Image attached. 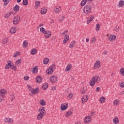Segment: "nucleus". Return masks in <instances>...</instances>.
<instances>
[{
  "label": "nucleus",
  "instance_id": "nucleus-1",
  "mask_svg": "<svg viewBox=\"0 0 124 124\" xmlns=\"http://www.w3.org/2000/svg\"><path fill=\"white\" fill-rule=\"evenodd\" d=\"M100 82V77L97 76H94L92 79H91L89 85L90 87H94L95 84H98Z\"/></svg>",
  "mask_w": 124,
  "mask_h": 124
},
{
  "label": "nucleus",
  "instance_id": "nucleus-2",
  "mask_svg": "<svg viewBox=\"0 0 124 124\" xmlns=\"http://www.w3.org/2000/svg\"><path fill=\"white\" fill-rule=\"evenodd\" d=\"M84 14H90L92 12V7L89 5H86L83 9Z\"/></svg>",
  "mask_w": 124,
  "mask_h": 124
},
{
  "label": "nucleus",
  "instance_id": "nucleus-3",
  "mask_svg": "<svg viewBox=\"0 0 124 124\" xmlns=\"http://www.w3.org/2000/svg\"><path fill=\"white\" fill-rule=\"evenodd\" d=\"M27 87L29 89V91L31 92V93L32 94H36V93H38V92L39 91V89L38 88H35L34 89L30 85H27Z\"/></svg>",
  "mask_w": 124,
  "mask_h": 124
},
{
  "label": "nucleus",
  "instance_id": "nucleus-4",
  "mask_svg": "<svg viewBox=\"0 0 124 124\" xmlns=\"http://www.w3.org/2000/svg\"><path fill=\"white\" fill-rule=\"evenodd\" d=\"M20 21V16H16L13 19V24L15 26L18 25Z\"/></svg>",
  "mask_w": 124,
  "mask_h": 124
},
{
  "label": "nucleus",
  "instance_id": "nucleus-5",
  "mask_svg": "<svg viewBox=\"0 0 124 124\" xmlns=\"http://www.w3.org/2000/svg\"><path fill=\"white\" fill-rule=\"evenodd\" d=\"M49 81L51 82V83L54 84L56 83L57 81H58V77H57L56 76H52L50 78Z\"/></svg>",
  "mask_w": 124,
  "mask_h": 124
},
{
  "label": "nucleus",
  "instance_id": "nucleus-6",
  "mask_svg": "<svg viewBox=\"0 0 124 124\" xmlns=\"http://www.w3.org/2000/svg\"><path fill=\"white\" fill-rule=\"evenodd\" d=\"M100 67V61L97 60L94 64V69H98Z\"/></svg>",
  "mask_w": 124,
  "mask_h": 124
},
{
  "label": "nucleus",
  "instance_id": "nucleus-7",
  "mask_svg": "<svg viewBox=\"0 0 124 124\" xmlns=\"http://www.w3.org/2000/svg\"><path fill=\"white\" fill-rule=\"evenodd\" d=\"M7 91L6 89H2L0 90V96H4L6 94Z\"/></svg>",
  "mask_w": 124,
  "mask_h": 124
},
{
  "label": "nucleus",
  "instance_id": "nucleus-8",
  "mask_svg": "<svg viewBox=\"0 0 124 124\" xmlns=\"http://www.w3.org/2000/svg\"><path fill=\"white\" fill-rule=\"evenodd\" d=\"M67 107H68V104H62L61 106V110H62V111L66 110Z\"/></svg>",
  "mask_w": 124,
  "mask_h": 124
},
{
  "label": "nucleus",
  "instance_id": "nucleus-9",
  "mask_svg": "<svg viewBox=\"0 0 124 124\" xmlns=\"http://www.w3.org/2000/svg\"><path fill=\"white\" fill-rule=\"evenodd\" d=\"M39 112L41 113V114H42L43 115H46V111H45V108L44 107H42L39 109Z\"/></svg>",
  "mask_w": 124,
  "mask_h": 124
},
{
  "label": "nucleus",
  "instance_id": "nucleus-10",
  "mask_svg": "<svg viewBox=\"0 0 124 124\" xmlns=\"http://www.w3.org/2000/svg\"><path fill=\"white\" fill-rule=\"evenodd\" d=\"M68 40H69V35L66 34L64 36V39L63 41V43L65 45L66 43L68 42Z\"/></svg>",
  "mask_w": 124,
  "mask_h": 124
},
{
  "label": "nucleus",
  "instance_id": "nucleus-11",
  "mask_svg": "<svg viewBox=\"0 0 124 124\" xmlns=\"http://www.w3.org/2000/svg\"><path fill=\"white\" fill-rule=\"evenodd\" d=\"M72 68V65L70 63H68L66 69L65 70V72H68L70 70H71V69Z\"/></svg>",
  "mask_w": 124,
  "mask_h": 124
},
{
  "label": "nucleus",
  "instance_id": "nucleus-12",
  "mask_svg": "<svg viewBox=\"0 0 124 124\" xmlns=\"http://www.w3.org/2000/svg\"><path fill=\"white\" fill-rule=\"evenodd\" d=\"M12 62H11V61L9 60L7 62V63L6 64V66H5V69H9V68H10L11 67V65H12L11 64Z\"/></svg>",
  "mask_w": 124,
  "mask_h": 124
},
{
  "label": "nucleus",
  "instance_id": "nucleus-13",
  "mask_svg": "<svg viewBox=\"0 0 124 124\" xmlns=\"http://www.w3.org/2000/svg\"><path fill=\"white\" fill-rule=\"evenodd\" d=\"M45 34V37H46V38H49V37H50V36H51V31H46L44 32Z\"/></svg>",
  "mask_w": 124,
  "mask_h": 124
},
{
  "label": "nucleus",
  "instance_id": "nucleus-14",
  "mask_svg": "<svg viewBox=\"0 0 124 124\" xmlns=\"http://www.w3.org/2000/svg\"><path fill=\"white\" fill-rule=\"evenodd\" d=\"M88 99H89V97L87 95H84L81 98V100L82 101V103L84 102H86L88 101Z\"/></svg>",
  "mask_w": 124,
  "mask_h": 124
},
{
  "label": "nucleus",
  "instance_id": "nucleus-15",
  "mask_svg": "<svg viewBox=\"0 0 124 124\" xmlns=\"http://www.w3.org/2000/svg\"><path fill=\"white\" fill-rule=\"evenodd\" d=\"M23 47L26 49V48H28V46H29V43H28V41L26 40L23 41L22 44Z\"/></svg>",
  "mask_w": 124,
  "mask_h": 124
},
{
  "label": "nucleus",
  "instance_id": "nucleus-16",
  "mask_svg": "<svg viewBox=\"0 0 124 124\" xmlns=\"http://www.w3.org/2000/svg\"><path fill=\"white\" fill-rule=\"evenodd\" d=\"M117 36L114 35H110L108 37L109 41H113V40H115L116 39Z\"/></svg>",
  "mask_w": 124,
  "mask_h": 124
},
{
  "label": "nucleus",
  "instance_id": "nucleus-17",
  "mask_svg": "<svg viewBox=\"0 0 124 124\" xmlns=\"http://www.w3.org/2000/svg\"><path fill=\"white\" fill-rule=\"evenodd\" d=\"M46 13H47V8L44 7L41 10V14L44 15Z\"/></svg>",
  "mask_w": 124,
  "mask_h": 124
},
{
  "label": "nucleus",
  "instance_id": "nucleus-18",
  "mask_svg": "<svg viewBox=\"0 0 124 124\" xmlns=\"http://www.w3.org/2000/svg\"><path fill=\"white\" fill-rule=\"evenodd\" d=\"M43 116H44V114H42V113H39L37 116V120H38V121L41 120V119L43 118Z\"/></svg>",
  "mask_w": 124,
  "mask_h": 124
},
{
  "label": "nucleus",
  "instance_id": "nucleus-19",
  "mask_svg": "<svg viewBox=\"0 0 124 124\" xmlns=\"http://www.w3.org/2000/svg\"><path fill=\"white\" fill-rule=\"evenodd\" d=\"M53 72H54V70L51 69V68H48L46 70L47 74L51 75V74H52V73H53Z\"/></svg>",
  "mask_w": 124,
  "mask_h": 124
},
{
  "label": "nucleus",
  "instance_id": "nucleus-20",
  "mask_svg": "<svg viewBox=\"0 0 124 124\" xmlns=\"http://www.w3.org/2000/svg\"><path fill=\"white\" fill-rule=\"evenodd\" d=\"M38 67L37 66H34L32 68V73H34V74L37 73L38 70Z\"/></svg>",
  "mask_w": 124,
  "mask_h": 124
},
{
  "label": "nucleus",
  "instance_id": "nucleus-21",
  "mask_svg": "<svg viewBox=\"0 0 124 124\" xmlns=\"http://www.w3.org/2000/svg\"><path fill=\"white\" fill-rule=\"evenodd\" d=\"M39 102H40V104L42 106H45V105H46V102H45V100H44V99L40 100Z\"/></svg>",
  "mask_w": 124,
  "mask_h": 124
},
{
  "label": "nucleus",
  "instance_id": "nucleus-22",
  "mask_svg": "<svg viewBox=\"0 0 124 124\" xmlns=\"http://www.w3.org/2000/svg\"><path fill=\"white\" fill-rule=\"evenodd\" d=\"M40 1L37 0L35 2V8L36 9L37 8H38V6H40Z\"/></svg>",
  "mask_w": 124,
  "mask_h": 124
},
{
  "label": "nucleus",
  "instance_id": "nucleus-23",
  "mask_svg": "<svg viewBox=\"0 0 124 124\" xmlns=\"http://www.w3.org/2000/svg\"><path fill=\"white\" fill-rule=\"evenodd\" d=\"M48 83H43L42 88L43 90H47L48 89Z\"/></svg>",
  "mask_w": 124,
  "mask_h": 124
},
{
  "label": "nucleus",
  "instance_id": "nucleus-24",
  "mask_svg": "<svg viewBox=\"0 0 124 124\" xmlns=\"http://www.w3.org/2000/svg\"><path fill=\"white\" fill-rule=\"evenodd\" d=\"M36 81L37 83H40V82L42 81V78H41L40 76L37 77L36 78Z\"/></svg>",
  "mask_w": 124,
  "mask_h": 124
},
{
  "label": "nucleus",
  "instance_id": "nucleus-25",
  "mask_svg": "<svg viewBox=\"0 0 124 124\" xmlns=\"http://www.w3.org/2000/svg\"><path fill=\"white\" fill-rule=\"evenodd\" d=\"M10 68H11L12 70H14V71H17V67L14 64H12Z\"/></svg>",
  "mask_w": 124,
  "mask_h": 124
},
{
  "label": "nucleus",
  "instance_id": "nucleus-26",
  "mask_svg": "<svg viewBox=\"0 0 124 124\" xmlns=\"http://www.w3.org/2000/svg\"><path fill=\"white\" fill-rule=\"evenodd\" d=\"M85 123H90V122H91V116H86L85 118Z\"/></svg>",
  "mask_w": 124,
  "mask_h": 124
},
{
  "label": "nucleus",
  "instance_id": "nucleus-27",
  "mask_svg": "<svg viewBox=\"0 0 124 124\" xmlns=\"http://www.w3.org/2000/svg\"><path fill=\"white\" fill-rule=\"evenodd\" d=\"M113 104L115 106H118L120 104V101L118 99H116L113 101Z\"/></svg>",
  "mask_w": 124,
  "mask_h": 124
},
{
  "label": "nucleus",
  "instance_id": "nucleus-28",
  "mask_svg": "<svg viewBox=\"0 0 124 124\" xmlns=\"http://www.w3.org/2000/svg\"><path fill=\"white\" fill-rule=\"evenodd\" d=\"M5 121V123H13V120L12 118H6Z\"/></svg>",
  "mask_w": 124,
  "mask_h": 124
},
{
  "label": "nucleus",
  "instance_id": "nucleus-29",
  "mask_svg": "<svg viewBox=\"0 0 124 124\" xmlns=\"http://www.w3.org/2000/svg\"><path fill=\"white\" fill-rule=\"evenodd\" d=\"M10 31L12 34L15 33V32H16V28L12 27L10 30Z\"/></svg>",
  "mask_w": 124,
  "mask_h": 124
},
{
  "label": "nucleus",
  "instance_id": "nucleus-30",
  "mask_svg": "<svg viewBox=\"0 0 124 124\" xmlns=\"http://www.w3.org/2000/svg\"><path fill=\"white\" fill-rule=\"evenodd\" d=\"M49 63V59L48 58H45L43 61L44 64H48Z\"/></svg>",
  "mask_w": 124,
  "mask_h": 124
},
{
  "label": "nucleus",
  "instance_id": "nucleus-31",
  "mask_svg": "<svg viewBox=\"0 0 124 124\" xmlns=\"http://www.w3.org/2000/svg\"><path fill=\"white\" fill-rule=\"evenodd\" d=\"M36 49L35 48H32L31 51V55H35V54L36 53Z\"/></svg>",
  "mask_w": 124,
  "mask_h": 124
},
{
  "label": "nucleus",
  "instance_id": "nucleus-32",
  "mask_svg": "<svg viewBox=\"0 0 124 124\" xmlns=\"http://www.w3.org/2000/svg\"><path fill=\"white\" fill-rule=\"evenodd\" d=\"M124 5V1L123 0H120L119 2V7H123Z\"/></svg>",
  "mask_w": 124,
  "mask_h": 124
},
{
  "label": "nucleus",
  "instance_id": "nucleus-33",
  "mask_svg": "<svg viewBox=\"0 0 124 124\" xmlns=\"http://www.w3.org/2000/svg\"><path fill=\"white\" fill-rule=\"evenodd\" d=\"M76 42L75 41H73L71 42V44L69 45V48H73L75 45Z\"/></svg>",
  "mask_w": 124,
  "mask_h": 124
},
{
  "label": "nucleus",
  "instance_id": "nucleus-34",
  "mask_svg": "<svg viewBox=\"0 0 124 124\" xmlns=\"http://www.w3.org/2000/svg\"><path fill=\"white\" fill-rule=\"evenodd\" d=\"M19 9H20V7L18 5H16L14 7V10L15 11H19Z\"/></svg>",
  "mask_w": 124,
  "mask_h": 124
},
{
  "label": "nucleus",
  "instance_id": "nucleus-35",
  "mask_svg": "<svg viewBox=\"0 0 124 124\" xmlns=\"http://www.w3.org/2000/svg\"><path fill=\"white\" fill-rule=\"evenodd\" d=\"M113 124H118L119 123V119L118 117H115L113 120Z\"/></svg>",
  "mask_w": 124,
  "mask_h": 124
},
{
  "label": "nucleus",
  "instance_id": "nucleus-36",
  "mask_svg": "<svg viewBox=\"0 0 124 124\" xmlns=\"http://www.w3.org/2000/svg\"><path fill=\"white\" fill-rule=\"evenodd\" d=\"M60 10H61V7L60 6L56 7L55 9H54V11L56 12V13L60 12Z\"/></svg>",
  "mask_w": 124,
  "mask_h": 124
},
{
  "label": "nucleus",
  "instance_id": "nucleus-37",
  "mask_svg": "<svg viewBox=\"0 0 124 124\" xmlns=\"http://www.w3.org/2000/svg\"><path fill=\"white\" fill-rule=\"evenodd\" d=\"M12 14H13V13H12V12H11L7 13L5 16V18H9V17L11 16Z\"/></svg>",
  "mask_w": 124,
  "mask_h": 124
},
{
  "label": "nucleus",
  "instance_id": "nucleus-38",
  "mask_svg": "<svg viewBox=\"0 0 124 124\" xmlns=\"http://www.w3.org/2000/svg\"><path fill=\"white\" fill-rule=\"evenodd\" d=\"M100 29V25H99V24L97 23V24H96L95 30L97 31H99Z\"/></svg>",
  "mask_w": 124,
  "mask_h": 124
},
{
  "label": "nucleus",
  "instance_id": "nucleus-39",
  "mask_svg": "<svg viewBox=\"0 0 124 124\" xmlns=\"http://www.w3.org/2000/svg\"><path fill=\"white\" fill-rule=\"evenodd\" d=\"M87 3L86 0H82L81 2L80 5L81 6H84Z\"/></svg>",
  "mask_w": 124,
  "mask_h": 124
},
{
  "label": "nucleus",
  "instance_id": "nucleus-40",
  "mask_svg": "<svg viewBox=\"0 0 124 124\" xmlns=\"http://www.w3.org/2000/svg\"><path fill=\"white\" fill-rule=\"evenodd\" d=\"M99 101L101 103H103L105 101V97H101L100 98Z\"/></svg>",
  "mask_w": 124,
  "mask_h": 124
},
{
  "label": "nucleus",
  "instance_id": "nucleus-41",
  "mask_svg": "<svg viewBox=\"0 0 124 124\" xmlns=\"http://www.w3.org/2000/svg\"><path fill=\"white\" fill-rule=\"evenodd\" d=\"M22 62V59H18L17 60L16 62V65H18V64L21 63Z\"/></svg>",
  "mask_w": 124,
  "mask_h": 124
},
{
  "label": "nucleus",
  "instance_id": "nucleus-42",
  "mask_svg": "<svg viewBox=\"0 0 124 124\" xmlns=\"http://www.w3.org/2000/svg\"><path fill=\"white\" fill-rule=\"evenodd\" d=\"M8 42V39L7 38H4L2 40V43L3 44H5V43H7Z\"/></svg>",
  "mask_w": 124,
  "mask_h": 124
},
{
  "label": "nucleus",
  "instance_id": "nucleus-43",
  "mask_svg": "<svg viewBox=\"0 0 124 124\" xmlns=\"http://www.w3.org/2000/svg\"><path fill=\"white\" fill-rule=\"evenodd\" d=\"M120 74L122 76H124V68H121L120 69Z\"/></svg>",
  "mask_w": 124,
  "mask_h": 124
},
{
  "label": "nucleus",
  "instance_id": "nucleus-44",
  "mask_svg": "<svg viewBox=\"0 0 124 124\" xmlns=\"http://www.w3.org/2000/svg\"><path fill=\"white\" fill-rule=\"evenodd\" d=\"M11 96V101L12 102L13 101V100H14V99H15V98L16 97H15V95H14V94H12L10 95Z\"/></svg>",
  "mask_w": 124,
  "mask_h": 124
},
{
  "label": "nucleus",
  "instance_id": "nucleus-45",
  "mask_svg": "<svg viewBox=\"0 0 124 124\" xmlns=\"http://www.w3.org/2000/svg\"><path fill=\"white\" fill-rule=\"evenodd\" d=\"M40 31H41V32H42L43 33H44L46 31L45 30V29L43 27H41L40 29Z\"/></svg>",
  "mask_w": 124,
  "mask_h": 124
},
{
  "label": "nucleus",
  "instance_id": "nucleus-46",
  "mask_svg": "<svg viewBox=\"0 0 124 124\" xmlns=\"http://www.w3.org/2000/svg\"><path fill=\"white\" fill-rule=\"evenodd\" d=\"M3 1H4V6H6L7 4H8V3L9 2V1L8 0H2Z\"/></svg>",
  "mask_w": 124,
  "mask_h": 124
},
{
  "label": "nucleus",
  "instance_id": "nucleus-47",
  "mask_svg": "<svg viewBox=\"0 0 124 124\" xmlns=\"http://www.w3.org/2000/svg\"><path fill=\"white\" fill-rule=\"evenodd\" d=\"M72 97H73V93H70V94H69V95L67 96L68 99H71Z\"/></svg>",
  "mask_w": 124,
  "mask_h": 124
},
{
  "label": "nucleus",
  "instance_id": "nucleus-48",
  "mask_svg": "<svg viewBox=\"0 0 124 124\" xmlns=\"http://www.w3.org/2000/svg\"><path fill=\"white\" fill-rule=\"evenodd\" d=\"M20 55V52L17 51L16 53L14 54V58H16V57H18Z\"/></svg>",
  "mask_w": 124,
  "mask_h": 124
},
{
  "label": "nucleus",
  "instance_id": "nucleus-49",
  "mask_svg": "<svg viewBox=\"0 0 124 124\" xmlns=\"http://www.w3.org/2000/svg\"><path fill=\"white\" fill-rule=\"evenodd\" d=\"M71 115H72V111H69L66 112V116H67V117L71 116Z\"/></svg>",
  "mask_w": 124,
  "mask_h": 124
},
{
  "label": "nucleus",
  "instance_id": "nucleus-50",
  "mask_svg": "<svg viewBox=\"0 0 124 124\" xmlns=\"http://www.w3.org/2000/svg\"><path fill=\"white\" fill-rule=\"evenodd\" d=\"M55 68H56V64H52V65H51L49 67V68L52 69V70H54V69H55Z\"/></svg>",
  "mask_w": 124,
  "mask_h": 124
},
{
  "label": "nucleus",
  "instance_id": "nucleus-51",
  "mask_svg": "<svg viewBox=\"0 0 124 124\" xmlns=\"http://www.w3.org/2000/svg\"><path fill=\"white\" fill-rule=\"evenodd\" d=\"M28 0H23L22 4L23 5H27V4H28Z\"/></svg>",
  "mask_w": 124,
  "mask_h": 124
},
{
  "label": "nucleus",
  "instance_id": "nucleus-52",
  "mask_svg": "<svg viewBox=\"0 0 124 124\" xmlns=\"http://www.w3.org/2000/svg\"><path fill=\"white\" fill-rule=\"evenodd\" d=\"M95 41H96V38H93L91 39V43L92 44L94 43V42H95Z\"/></svg>",
  "mask_w": 124,
  "mask_h": 124
},
{
  "label": "nucleus",
  "instance_id": "nucleus-53",
  "mask_svg": "<svg viewBox=\"0 0 124 124\" xmlns=\"http://www.w3.org/2000/svg\"><path fill=\"white\" fill-rule=\"evenodd\" d=\"M64 18H65V17H64V16H61V18L59 19V22H62V21H63V20H64Z\"/></svg>",
  "mask_w": 124,
  "mask_h": 124
},
{
  "label": "nucleus",
  "instance_id": "nucleus-54",
  "mask_svg": "<svg viewBox=\"0 0 124 124\" xmlns=\"http://www.w3.org/2000/svg\"><path fill=\"white\" fill-rule=\"evenodd\" d=\"M93 18H94V16H90V18L88 19L91 21H93Z\"/></svg>",
  "mask_w": 124,
  "mask_h": 124
},
{
  "label": "nucleus",
  "instance_id": "nucleus-55",
  "mask_svg": "<svg viewBox=\"0 0 124 124\" xmlns=\"http://www.w3.org/2000/svg\"><path fill=\"white\" fill-rule=\"evenodd\" d=\"M29 79H30V77L29 76L24 77V80H25V81H28Z\"/></svg>",
  "mask_w": 124,
  "mask_h": 124
},
{
  "label": "nucleus",
  "instance_id": "nucleus-56",
  "mask_svg": "<svg viewBox=\"0 0 124 124\" xmlns=\"http://www.w3.org/2000/svg\"><path fill=\"white\" fill-rule=\"evenodd\" d=\"M120 87H121V88L124 87V81H123L121 83V84L120 85Z\"/></svg>",
  "mask_w": 124,
  "mask_h": 124
},
{
  "label": "nucleus",
  "instance_id": "nucleus-57",
  "mask_svg": "<svg viewBox=\"0 0 124 124\" xmlns=\"http://www.w3.org/2000/svg\"><path fill=\"white\" fill-rule=\"evenodd\" d=\"M3 97H4V96H0V102H2V100H3Z\"/></svg>",
  "mask_w": 124,
  "mask_h": 124
},
{
  "label": "nucleus",
  "instance_id": "nucleus-58",
  "mask_svg": "<svg viewBox=\"0 0 124 124\" xmlns=\"http://www.w3.org/2000/svg\"><path fill=\"white\" fill-rule=\"evenodd\" d=\"M115 29V31L117 32L120 31V28L119 27L116 26Z\"/></svg>",
  "mask_w": 124,
  "mask_h": 124
},
{
  "label": "nucleus",
  "instance_id": "nucleus-59",
  "mask_svg": "<svg viewBox=\"0 0 124 124\" xmlns=\"http://www.w3.org/2000/svg\"><path fill=\"white\" fill-rule=\"evenodd\" d=\"M67 32H68V31H67V30H65V31L63 32L62 34H63V35H64L65 34H66V33H67Z\"/></svg>",
  "mask_w": 124,
  "mask_h": 124
},
{
  "label": "nucleus",
  "instance_id": "nucleus-60",
  "mask_svg": "<svg viewBox=\"0 0 124 124\" xmlns=\"http://www.w3.org/2000/svg\"><path fill=\"white\" fill-rule=\"evenodd\" d=\"M91 22H92V20H91L90 19H88L87 20V24L88 25H89V24Z\"/></svg>",
  "mask_w": 124,
  "mask_h": 124
},
{
  "label": "nucleus",
  "instance_id": "nucleus-61",
  "mask_svg": "<svg viewBox=\"0 0 124 124\" xmlns=\"http://www.w3.org/2000/svg\"><path fill=\"white\" fill-rule=\"evenodd\" d=\"M100 90V88L99 87H98L96 88V92H99V90Z\"/></svg>",
  "mask_w": 124,
  "mask_h": 124
},
{
  "label": "nucleus",
  "instance_id": "nucleus-62",
  "mask_svg": "<svg viewBox=\"0 0 124 124\" xmlns=\"http://www.w3.org/2000/svg\"><path fill=\"white\" fill-rule=\"evenodd\" d=\"M107 54H108V51H107V50L104 51V52H103L104 55H107Z\"/></svg>",
  "mask_w": 124,
  "mask_h": 124
},
{
  "label": "nucleus",
  "instance_id": "nucleus-63",
  "mask_svg": "<svg viewBox=\"0 0 124 124\" xmlns=\"http://www.w3.org/2000/svg\"><path fill=\"white\" fill-rule=\"evenodd\" d=\"M89 41H90V39L89 38H86V42L88 43V42H89Z\"/></svg>",
  "mask_w": 124,
  "mask_h": 124
},
{
  "label": "nucleus",
  "instance_id": "nucleus-64",
  "mask_svg": "<svg viewBox=\"0 0 124 124\" xmlns=\"http://www.w3.org/2000/svg\"><path fill=\"white\" fill-rule=\"evenodd\" d=\"M76 124H81V122H78L76 123Z\"/></svg>",
  "mask_w": 124,
  "mask_h": 124
}]
</instances>
